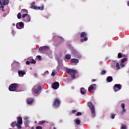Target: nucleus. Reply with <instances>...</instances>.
<instances>
[{
	"label": "nucleus",
	"instance_id": "obj_1",
	"mask_svg": "<svg viewBox=\"0 0 129 129\" xmlns=\"http://www.w3.org/2000/svg\"><path fill=\"white\" fill-rule=\"evenodd\" d=\"M87 105L91 110L92 117H95V108H94V105L91 102H89Z\"/></svg>",
	"mask_w": 129,
	"mask_h": 129
},
{
	"label": "nucleus",
	"instance_id": "obj_2",
	"mask_svg": "<svg viewBox=\"0 0 129 129\" xmlns=\"http://www.w3.org/2000/svg\"><path fill=\"white\" fill-rule=\"evenodd\" d=\"M66 72L71 76L72 79H75V75L77 73V71L71 69H66Z\"/></svg>",
	"mask_w": 129,
	"mask_h": 129
},
{
	"label": "nucleus",
	"instance_id": "obj_3",
	"mask_svg": "<svg viewBox=\"0 0 129 129\" xmlns=\"http://www.w3.org/2000/svg\"><path fill=\"white\" fill-rule=\"evenodd\" d=\"M60 103L61 101H60V99L59 98H56L53 102L52 106H54L55 108H58L60 106Z\"/></svg>",
	"mask_w": 129,
	"mask_h": 129
},
{
	"label": "nucleus",
	"instance_id": "obj_4",
	"mask_svg": "<svg viewBox=\"0 0 129 129\" xmlns=\"http://www.w3.org/2000/svg\"><path fill=\"white\" fill-rule=\"evenodd\" d=\"M19 88V84L17 83L11 84L9 86L10 91H16Z\"/></svg>",
	"mask_w": 129,
	"mask_h": 129
},
{
	"label": "nucleus",
	"instance_id": "obj_5",
	"mask_svg": "<svg viewBox=\"0 0 129 129\" xmlns=\"http://www.w3.org/2000/svg\"><path fill=\"white\" fill-rule=\"evenodd\" d=\"M80 37L81 38H84L80 40L81 43H83V42H86V41L88 40V38H87V33L85 32H82L80 34Z\"/></svg>",
	"mask_w": 129,
	"mask_h": 129
},
{
	"label": "nucleus",
	"instance_id": "obj_6",
	"mask_svg": "<svg viewBox=\"0 0 129 129\" xmlns=\"http://www.w3.org/2000/svg\"><path fill=\"white\" fill-rule=\"evenodd\" d=\"M22 124H23V118L18 117L17 118V127L18 129H22Z\"/></svg>",
	"mask_w": 129,
	"mask_h": 129
},
{
	"label": "nucleus",
	"instance_id": "obj_7",
	"mask_svg": "<svg viewBox=\"0 0 129 129\" xmlns=\"http://www.w3.org/2000/svg\"><path fill=\"white\" fill-rule=\"evenodd\" d=\"M121 89V85L120 84H115L113 87V90L115 92L116 91H118V90H120Z\"/></svg>",
	"mask_w": 129,
	"mask_h": 129
},
{
	"label": "nucleus",
	"instance_id": "obj_8",
	"mask_svg": "<svg viewBox=\"0 0 129 129\" xmlns=\"http://www.w3.org/2000/svg\"><path fill=\"white\" fill-rule=\"evenodd\" d=\"M39 51H41V52H43V51H47L49 50V46H43L39 48Z\"/></svg>",
	"mask_w": 129,
	"mask_h": 129
},
{
	"label": "nucleus",
	"instance_id": "obj_9",
	"mask_svg": "<svg viewBox=\"0 0 129 129\" xmlns=\"http://www.w3.org/2000/svg\"><path fill=\"white\" fill-rule=\"evenodd\" d=\"M51 86L53 89H58V88H59V82H56L53 83Z\"/></svg>",
	"mask_w": 129,
	"mask_h": 129
},
{
	"label": "nucleus",
	"instance_id": "obj_10",
	"mask_svg": "<svg viewBox=\"0 0 129 129\" xmlns=\"http://www.w3.org/2000/svg\"><path fill=\"white\" fill-rule=\"evenodd\" d=\"M24 22H21L16 24V28L18 29H23L24 28Z\"/></svg>",
	"mask_w": 129,
	"mask_h": 129
},
{
	"label": "nucleus",
	"instance_id": "obj_11",
	"mask_svg": "<svg viewBox=\"0 0 129 129\" xmlns=\"http://www.w3.org/2000/svg\"><path fill=\"white\" fill-rule=\"evenodd\" d=\"M21 13H26V14H23L22 16V18L24 19V18H26L27 17V16L28 15V14H27V13H28V10H26V9H22L21 10Z\"/></svg>",
	"mask_w": 129,
	"mask_h": 129
},
{
	"label": "nucleus",
	"instance_id": "obj_12",
	"mask_svg": "<svg viewBox=\"0 0 129 129\" xmlns=\"http://www.w3.org/2000/svg\"><path fill=\"white\" fill-rule=\"evenodd\" d=\"M125 106V104H124V103H122L121 104V107H122V111L121 112L120 114H121V115H122L123 114V113H124V112H125V111H126V110H125V109H124Z\"/></svg>",
	"mask_w": 129,
	"mask_h": 129
},
{
	"label": "nucleus",
	"instance_id": "obj_13",
	"mask_svg": "<svg viewBox=\"0 0 129 129\" xmlns=\"http://www.w3.org/2000/svg\"><path fill=\"white\" fill-rule=\"evenodd\" d=\"M42 89V87L41 86H38L37 89H34L33 91L34 93H36V94H38L39 93V90H41Z\"/></svg>",
	"mask_w": 129,
	"mask_h": 129
},
{
	"label": "nucleus",
	"instance_id": "obj_14",
	"mask_svg": "<svg viewBox=\"0 0 129 129\" xmlns=\"http://www.w3.org/2000/svg\"><path fill=\"white\" fill-rule=\"evenodd\" d=\"M19 76L20 77H23L24 75L26 74V72L23 71H18Z\"/></svg>",
	"mask_w": 129,
	"mask_h": 129
},
{
	"label": "nucleus",
	"instance_id": "obj_15",
	"mask_svg": "<svg viewBox=\"0 0 129 129\" xmlns=\"http://www.w3.org/2000/svg\"><path fill=\"white\" fill-rule=\"evenodd\" d=\"M35 4L36 3L35 2L32 3L31 9H33L34 10H38V7L35 5Z\"/></svg>",
	"mask_w": 129,
	"mask_h": 129
},
{
	"label": "nucleus",
	"instance_id": "obj_16",
	"mask_svg": "<svg viewBox=\"0 0 129 129\" xmlns=\"http://www.w3.org/2000/svg\"><path fill=\"white\" fill-rule=\"evenodd\" d=\"M2 2H3V6H7L9 5L10 3L9 0H2Z\"/></svg>",
	"mask_w": 129,
	"mask_h": 129
},
{
	"label": "nucleus",
	"instance_id": "obj_17",
	"mask_svg": "<svg viewBox=\"0 0 129 129\" xmlns=\"http://www.w3.org/2000/svg\"><path fill=\"white\" fill-rule=\"evenodd\" d=\"M93 85L95 86V84L91 85L90 87L88 88V91H92L93 89H94V87H93Z\"/></svg>",
	"mask_w": 129,
	"mask_h": 129
},
{
	"label": "nucleus",
	"instance_id": "obj_18",
	"mask_svg": "<svg viewBox=\"0 0 129 129\" xmlns=\"http://www.w3.org/2000/svg\"><path fill=\"white\" fill-rule=\"evenodd\" d=\"M33 102H34V100H33V99L29 98L27 99L28 104H32Z\"/></svg>",
	"mask_w": 129,
	"mask_h": 129
},
{
	"label": "nucleus",
	"instance_id": "obj_19",
	"mask_svg": "<svg viewBox=\"0 0 129 129\" xmlns=\"http://www.w3.org/2000/svg\"><path fill=\"white\" fill-rule=\"evenodd\" d=\"M113 80V79L112 78V77L109 76L107 78V82H111Z\"/></svg>",
	"mask_w": 129,
	"mask_h": 129
},
{
	"label": "nucleus",
	"instance_id": "obj_20",
	"mask_svg": "<svg viewBox=\"0 0 129 129\" xmlns=\"http://www.w3.org/2000/svg\"><path fill=\"white\" fill-rule=\"evenodd\" d=\"M71 62L72 63H78V62H79V60L76 58H73L71 60Z\"/></svg>",
	"mask_w": 129,
	"mask_h": 129
},
{
	"label": "nucleus",
	"instance_id": "obj_21",
	"mask_svg": "<svg viewBox=\"0 0 129 129\" xmlns=\"http://www.w3.org/2000/svg\"><path fill=\"white\" fill-rule=\"evenodd\" d=\"M81 94L84 95L86 93V90L84 88H82L81 89Z\"/></svg>",
	"mask_w": 129,
	"mask_h": 129
},
{
	"label": "nucleus",
	"instance_id": "obj_22",
	"mask_svg": "<svg viewBox=\"0 0 129 129\" xmlns=\"http://www.w3.org/2000/svg\"><path fill=\"white\" fill-rule=\"evenodd\" d=\"M25 21L26 22H30L31 21V18H30V16L28 15L27 17L25 18Z\"/></svg>",
	"mask_w": 129,
	"mask_h": 129
},
{
	"label": "nucleus",
	"instance_id": "obj_23",
	"mask_svg": "<svg viewBox=\"0 0 129 129\" xmlns=\"http://www.w3.org/2000/svg\"><path fill=\"white\" fill-rule=\"evenodd\" d=\"M17 121H14L11 123V126H12V127H15V126H17Z\"/></svg>",
	"mask_w": 129,
	"mask_h": 129
},
{
	"label": "nucleus",
	"instance_id": "obj_24",
	"mask_svg": "<svg viewBox=\"0 0 129 129\" xmlns=\"http://www.w3.org/2000/svg\"><path fill=\"white\" fill-rule=\"evenodd\" d=\"M66 59H67L68 60H70L71 59V54H68L66 55L65 57Z\"/></svg>",
	"mask_w": 129,
	"mask_h": 129
},
{
	"label": "nucleus",
	"instance_id": "obj_25",
	"mask_svg": "<svg viewBox=\"0 0 129 129\" xmlns=\"http://www.w3.org/2000/svg\"><path fill=\"white\" fill-rule=\"evenodd\" d=\"M30 62L31 64H36V60L33 59V58H31V59H30Z\"/></svg>",
	"mask_w": 129,
	"mask_h": 129
},
{
	"label": "nucleus",
	"instance_id": "obj_26",
	"mask_svg": "<svg viewBox=\"0 0 129 129\" xmlns=\"http://www.w3.org/2000/svg\"><path fill=\"white\" fill-rule=\"evenodd\" d=\"M45 122V120L40 121L38 123V124H39V125H41V124H44Z\"/></svg>",
	"mask_w": 129,
	"mask_h": 129
},
{
	"label": "nucleus",
	"instance_id": "obj_27",
	"mask_svg": "<svg viewBox=\"0 0 129 129\" xmlns=\"http://www.w3.org/2000/svg\"><path fill=\"white\" fill-rule=\"evenodd\" d=\"M126 60H127V58L125 57L123 59H122V60H121V63H124V62H125L126 61Z\"/></svg>",
	"mask_w": 129,
	"mask_h": 129
},
{
	"label": "nucleus",
	"instance_id": "obj_28",
	"mask_svg": "<svg viewBox=\"0 0 129 129\" xmlns=\"http://www.w3.org/2000/svg\"><path fill=\"white\" fill-rule=\"evenodd\" d=\"M37 10H40L41 11H43V10H44V7L41 6V7H37Z\"/></svg>",
	"mask_w": 129,
	"mask_h": 129
},
{
	"label": "nucleus",
	"instance_id": "obj_29",
	"mask_svg": "<svg viewBox=\"0 0 129 129\" xmlns=\"http://www.w3.org/2000/svg\"><path fill=\"white\" fill-rule=\"evenodd\" d=\"M116 68L117 69H120V67L119 66V63L117 62L116 64Z\"/></svg>",
	"mask_w": 129,
	"mask_h": 129
},
{
	"label": "nucleus",
	"instance_id": "obj_30",
	"mask_svg": "<svg viewBox=\"0 0 129 129\" xmlns=\"http://www.w3.org/2000/svg\"><path fill=\"white\" fill-rule=\"evenodd\" d=\"M18 19H21L22 18V14L19 13L17 15Z\"/></svg>",
	"mask_w": 129,
	"mask_h": 129
},
{
	"label": "nucleus",
	"instance_id": "obj_31",
	"mask_svg": "<svg viewBox=\"0 0 129 129\" xmlns=\"http://www.w3.org/2000/svg\"><path fill=\"white\" fill-rule=\"evenodd\" d=\"M76 122L78 125H79L80 124V120L77 119Z\"/></svg>",
	"mask_w": 129,
	"mask_h": 129
},
{
	"label": "nucleus",
	"instance_id": "obj_32",
	"mask_svg": "<svg viewBox=\"0 0 129 129\" xmlns=\"http://www.w3.org/2000/svg\"><path fill=\"white\" fill-rule=\"evenodd\" d=\"M24 123H25L26 126H28V125H29V120L25 121Z\"/></svg>",
	"mask_w": 129,
	"mask_h": 129
},
{
	"label": "nucleus",
	"instance_id": "obj_33",
	"mask_svg": "<svg viewBox=\"0 0 129 129\" xmlns=\"http://www.w3.org/2000/svg\"><path fill=\"white\" fill-rule=\"evenodd\" d=\"M118 57L119 58H121V57H122V54H121V52H119V53H118Z\"/></svg>",
	"mask_w": 129,
	"mask_h": 129
},
{
	"label": "nucleus",
	"instance_id": "obj_34",
	"mask_svg": "<svg viewBox=\"0 0 129 129\" xmlns=\"http://www.w3.org/2000/svg\"><path fill=\"white\" fill-rule=\"evenodd\" d=\"M106 73V71L103 70L101 72L102 75H104Z\"/></svg>",
	"mask_w": 129,
	"mask_h": 129
},
{
	"label": "nucleus",
	"instance_id": "obj_35",
	"mask_svg": "<svg viewBox=\"0 0 129 129\" xmlns=\"http://www.w3.org/2000/svg\"><path fill=\"white\" fill-rule=\"evenodd\" d=\"M111 118L113 119H114V117H115V115L114 114H111Z\"/></svg>",
	"mask_w": 129,
	"mask_h": 129
},
{
	"label": "nucleus",
	"instance_id": "obj_36",
	"mask_svg": "<svg viewBox=\"0 0 129 129\" xmlns=\"http://www.w3.org/2000/svg\"><path fill=\"white\" fill-rule=\"evenodd\" d=\"M82 113L80 112H79L77 113V116H80V115H81Z\"/></svg>",
	"mask_w": 129,
	"mask_h": 129
},
{
	"label": "nucleus",
	"instance_id": "obj_37",
	"mask_svg": "<svg viewBox=\"0 0 129 129\" xmlns=\"http://www.w3.org/2000/svg\"><path fill=\"white\" fill-rule=\"evenodd\" d=\"M122 129H126V125H123L121 127Z\"/></svg>",
	"mask_w": 129,
	"mask_h": 129
},
{
	"label": "nucleus",
	"instance_id": "obj_38",
	"mask_svg": "<svg viewBox=\"0 0 129 129\" xmlns=\"http://www.w3.org/2000/svg\"><path fill=\"white\" fill-rule=\"evenodd\" d=\"M37 57L38 58V59H39V60H41L42 59V56H41V55H37Z\"/></svg>",
	"mask_w": 129,
	"mask_h": 129
},
{
	"label": "nucleus",
	"instance_id": "obj_39",
	"mask_svg": "<svg viewBox=\"0 0 129 129\" xmlns=\"http://www.w3.org/2000/svg\"><path fill=\"white\" fill-rule=\"evenodd\" d=\"M42 128H43V127H42V126H37L36 127V129H42Z\"/></svg>",
	"mask_w": 129,
	"mask_h": 129
},
{
	"label": "nucleus",
	"instance_id": "obj_40",
	"mask_svg": "<svg viewBox=\"0 0 129 129\" xmlns=\"http://www.w3.org/2000/svg\"><path fill=\"white\" fill-rule=\"evenodd\" d=\"M76 58H81V55L77 54V55H76Z\"/></svg>",
	"mask_w": 129,
	"mask_h": 129
},
{
	"label": "nucleus",
	"instance_id": "obj_41",
	"mask_svg": "<svg viewBox=\"0 0 129 129\" xmlns=\"http://www.w3.org/2000/svg\"><path fill=\"white\" fill-rule=\"evenodd\" d=\"M55 75H56V74H55V73L52 72L51 73V76H52L53 77H54V76H55Z\"/></svg>",
	"mask_w": 129,
	"mask_h": 129
},
{
	"label": "nucleus",
	"instance_id": "obj_42",
	"mask_svg": "<svg viewBox=\"0 0 129 129\" xmlns=\"http://www.w3.org/2000/svg\"><path fill=\"white\" fill-rule=\"evenodd\" d=\"M30 63H31L30 61H26L27 65H30Z\"/></svg>",
	"mask_w": 129,
	"mask_h": 129
},
{
	"label": "nucleus",
	"instance_id": "obj_43",
	"mask_svg": "<svg viewBox=\"0 0 129 129\" xmlns=\"http://www.w3.org/2000/svg\"><path fill=\"white\" fill-rule=\"evenodd\" d=\"M76 111H76V110H73L72 111V112L73 113H75V112H76Z\"/></svg>",
	"mask_w": 129,
	"mask_h": 129
},
{
	"label": "nucleus",
	"instance_id": "obj_44",
	"mask_svg": "<svg viewBox=\"0 0 129 129\" xmlns=\"http://www.w3.org/2000/svg\"><path fill=\"white\" fill-rule=\"evenodd\" d=\"M1 9H4L5 8V6H4V5H1Z\"/></svg>",
	"mask_w": 129,
	"mask_h": 129
},
{
	"label": "nucleus",
	"instance_id": "obj_45",
	"mask_svg": "<svg viewBox=\"0 0 129 129\" xmlns=\"http://www.w3.org/2000/svg\"><path fill=\"white\" fill-rule=\"evenodd\" d=\"M95 81H96V79L92 80V82H94Z\"/></svg>",
	"mask_w": 129,
	"mask_h": 129
},
{
	"label": "nucleus",
	"instance_id": "obj_46",
	"mask_svg": "<svg viewBox=\"0 0 129 129\" xmlns=\"http://www.w3.org/2000/svg\"><path fill=\"white\" fill-rule=\"evenodd\" d=\"M25 119H26V120H27L29 119V117H26L25 118Z\"/></svg>",
	"mask_w": 129,
	"mask_h": 129
},
{
	"label": "nucleus",
	"instance_id": "obj_47",
	"mask_svg": "<svg viewBox=\"0 0 129 129\" xmlns=\"http://www.w3.org/2000/svg\"><path fill=\"white\" fill-rule=\"evenodd\" d=\"M121 66H122V67H124V64H121Z\"/></svg>",
	"mask_w": 129,
	"mask_h": 129
},
{
	"label": "nucleus",
	"instance_id": "obj_48",
	"mask_svg": "<svg viewBox=\"0 0 129 129\" xmlns=\"http://www.w3.org/2000/svg\"><path fill=\"white\" fill-rule=\"evenodd\" d=\"M127 6H128V7H129V1H128V3L127 4Z\"/></svg>",
	"mask_w": 129,
	"mask_h": 129
},
{
	"label": "nucleus",
	"instance_id": "obj_49",
	"mask_svg": "<svg viewBox=\"0 0 129 129\" xmlns=\"http://www.w3.org/2000/svg\"><path fill=\"white\" fill-rule=\"evenodd\" d=\"M3 0H0V5H2V1Z\"/></svg>",
	"mask_w": 129,
	"mask_h": 129
},
{
	"label": "nucleus",
	"instance_id": "obj_50",
	"mask_svg": "<svg viewBox=\"0 0 129 129\" xmlns=\"http://www.w3.org/2000/svg\"><path fill=\"white\" fill-rule=\"evenodd\" d=\"M5 9H4V8H2V12H4Z\"/></svg>",
	"mask_w": 129,
	"mask_h": 129
},
{
	"label": "nucleus",
	"instance_id": "obj_51",
	"mask_svg": "<svg viewBox=\"0 0 129 129\" xmlns=\"http://www.w3.org/2000/svg\"><path fill=\"white\" fill-rule=\"evenodd\" d=\"M53 129H56V127H54L53 128Z\"/></svg>",
	"mask_w": 129,
	"mask_h": 129
},
{
	"label": "nucleus",
	"instance_id": "obj_52",
	"mask_svg": "<svg viewBox=\"0 0 129 129\" xmlns=\"http://www.w3.org/2000/svg\"><path fill=\"white\" fill-rule=\"evenodd\" d=\"M34 128V127H32V129H33Z\"/></svg>",
	"mask_w": 129,
	"mask_h": 129
}]
</instances>
